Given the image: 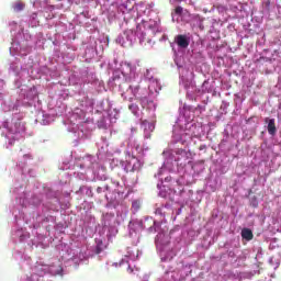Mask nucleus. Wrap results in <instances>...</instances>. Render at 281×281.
Wrapping results in <instances>:
<instances>
[{
    "mask_svg": "<svg viewBox=\"0 0 281 281\" xmlns=\"http://www.w3.org/2000/svg\"><path fill=\"white\" fill-rule=\"evenodd\" d=\"M105 190H109V186L105 187Z\"/></svg>",
    "mask_w": 281,
    "mask_h": 281,
    "instance_id": "nucleus-12",
    "label": "nucleus"
},
{
    "mask_svg": "<svg viewBox=\"0 0 281 281\" xmlns=\"http://www.w3.org/2000/svg\"><path fill=\"white\" fill-rule=\"evenodd\" d=\"M265 122H268V133L269 135H276L278 133V128L276 127V119L267 117Z\"/></svg>",
    "mask_w": 281,
    "mask_h": 281,
    "instance_id": "nucleus-3",
    "label": "nucleus"
},
{
    "mask_svg": "<svg viewBox=\"0 0 281 281\" xmlns=\"http://www.w3.org/2000/svg\"><path fill=\"white\" fill-rule=\"evenodd\" d=\"M25 8V3L18 1L14 5H13V10L14 12H21L23 11Z\"/></svg>",
    "mask_w": 281,
    "mask_h": 281,
    "instance_id": "nucleus-6",
    "label": "nucleus"
},
{
    "mask_svg": "<svg viewBox=\"0 0 281 281\" xmlns=\"http://www.w3.org/2000/svg\"><path fill=\"white\" fill-rule=\"evenodd\" d=\"M104 251V247L102 246V240H99L95 247V254H102Z\"/></svg>",
    "mask_w": 281,
    "mask_h": 281,
    "instance_id": "nucleus-8",
    "label": "nucleus"
},
{
    "mask_svg": "<svg viewBox=\"0 0 281 281\" xmlns=\"http://www.w3.org/2000/svg\"><path fill=\"white\" fill-rule=\"evenodd\" d=\"M97 192H99V193L102 192V188L99 187V188L97 189Z\"/></svg>",
    "mask_w": 281,
    "mask_h": 281,
    "instance_id": "nucleus-11",
    "label": "nucleus"
},
{
    "mask_svg": "<svg viewBox=\"0 0 281 281\" xmlns=\"http://www.w3.org/2000/svg\"><path fill=\"white\" fill-rule=\"evenodd\" d=\"M128 109L134 115H137V113H139V106L135 103L130 104Z\"/></svg>",
    "mask_w": 281,
    "mask_h": 281,
    "instance_id": "nucleus-7",
    "label": "nucleus"
},
{
    "mask_svg": "<svg viewBox=\"0 0 281 281\" xmlns=\"http://www.w3.org/2000/svg\"><path fill=\"white\" fill-rule=\"evenodd\" d=\"M132 207H133V210H135V212H137V211L139 210V207H140L139 202L134 201V202L132 203Z\"/></svg>",
    "mask_w": 281,
    "mask_h": 281,
    "instance_id": "nucleus-10",
    "label": "nucleus"
},
{
    "mask_svg": "<svg viewBox=\"0 0 281 281\" xmlns=\"http://www.w3.org/2000/svg\"><path fill=\"white\" fill-rule=\"evenodd\" d=\"M22 131H25V127L19 120L9 128V132L13 135H16V133H22Z\"/></svg>",
    "mask_w": 281,
    "mask_h": 281,
    "instance_id": "nucleus-2",
    "label": "nucleus"
},
{
    "mask_svg": "<svg viewBox=\"0 0 281 281\" xmlns=\"http://www.w3.org/2000/svg\"><path fill=\"white\" fill-rule=\"evenodd\" d=\"M175 13L178 14V16H181L183 14V8L182 7H176Z\"/></svg>",
    "mask_w": 281,
    "mask_h": 281,
    "instance_id": "nucleus-9",
    "label": "nucleus"
},
{
    "mask_svg": "<svg viewBox=\"0 0 281 281\" xmlns=\"http://www.w3.org/2000/svg\"><path fill=\"white\" fill-rule=\"evenodd\" d=\"M241 238H244V240H254V232L249 228L241 229Z\"/></svg>",
    "mask_w": 281,
    "mask_h": 281,
    "instance_id": "nucleus-5",
    "label": "nucleus"
},
{
    "mask_svg": "<svg viewBox=\"0 0 281 281\" xmlns=\"http://www.w3.org/2000/svg\"><path fill=\"white\" fill-rule=\"evenodd\" d=\"M130 89L134 98H136V100H139L140 104H144V102H146L147 99L145 97H137V93L139 91V86H130Z\"/></svg>",
    "mask_w": 281,
    "mask_h": 281,
    "instance_id": "nucleus-4",
    "label": "nucleus"
},
{
    "mask_svg": "<svg viewBox=\"0 0 281 281\" xmlns=\"http://www.w3.org/2000/svg\"><path fill=\"white\" fill-rule=\"evenodd\" d=\"M175 43L180 47V49H188V47H190V36L186 34L176 35Z\"/></svg>",
    "mask_w": 281,
    "mask_h": 281,
    "instance_id": "nucleus-1",
    "label": "nucleus"
}]
</instances>
